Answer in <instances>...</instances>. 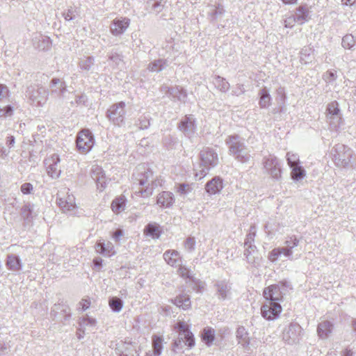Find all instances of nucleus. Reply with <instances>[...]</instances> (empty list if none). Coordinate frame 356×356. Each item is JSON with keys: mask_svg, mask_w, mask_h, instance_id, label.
Wrapping results in <instances>:
<instances>
[{"mask_svg": "<svg viewBox=\"0 0 356 356\" xmlns=\"http://www.w3.org/2000/svg\"><path fill=\"white\" fill-rule=\"evenodd\" d=\"M292 289L290 282L282 280L277 284H271L263 291L265 302L261 307L262 317L268 321H273L279 318L282 311L281 302L286 293Z\"/></svg>", "mask_w": 356, "mask_h": 356, "instance_id": "1", "label": "nucleus"}, {"mask_svg": "<svg viewBox=\"0 0 356 356\" xmlns=\"http://www.w3.org/2000/svg\"><path fill=\"white\" fill-rule=\"evenodd\" d=\"M153 177V172L146 163L138 165L132 175V180L134 185L143 186L136 191V193L140 194L143 197H147L152 195L153 191L156 184L150 179Z\"/></svg>", "mask_w": 356, "mask_h": 356, "instance_id": "2", "label": "nucleus"}, {"mask_svg": "<svg viewBox=\"0 0 356 356\" xmlns=\"http://www.w3.org/2000/svg\"><path fill=\"white\" fill-rule=\"evenodd\" d=\"M200 169L196 171L195 175L199 177V179L204 177L208 171L218 164V156L216 150L213 148L206 147L200 152Z\"/></svg>", "mask_w": 356, "mask_h": 356, "instance_id": "3", "label": "nucleus"}, {"mask_svg": "<svg viewBox=\"0 0 356 356\" xmlns=\"http://www.w3.org/2000/svg\"><path fill=\"white\" fill-rule=\"evenodd\" d=\"M175 330L178 332L177 339L175 340L172 345L175 348H181L182 343L189 348L195 345L194 334L190 330L189 326L184 321H178L174 326Z\"/></svg>", "mask_w": 356, "mask_h": 356, "instance_id": "4", "label": "nucleus"}, {"mask_svg": "<svg viewBox=\"0 0 356 356\" xmlns=\"http://www.w3.org/2000/svg\"><path fill=\"white\" fill-rule=\"evenodd\" d=\"M331 154L332 160L337 167L346 168L350 163L353 152L349 147L338 143L332 149Z\"/></svg>", "mask_w": 356, "mask_h": 356, "instance_id": "5", "label": "nucleus"}, {"mask_svg": "<svg viewBox=\"0 0 356 356\" xmlns=\"http://www.w3.org/2000/svg\"><path fill=\"white\" fill-rule=\"evenodd\" d=\"M125 106L126 104L122 101L113 104L107 110L106 113V118L114 125L122 127L124 124Z\"/></svg>", "mask_w": 356, "mask_h": 356, "instance_id": "6", "label": "nucleus"}, {"mask_svg": "<svg viewBox=\"0 0 356 356\" xmlns=\"http://www.w3.org/2000/svg\"><path fill=\"white\" fill-rule=\"evenodd\" d=\"M95 144V138L89 129L80 131L76 138V145L80 153L86 154L91 150Z\"/></svg>", "mask_w": 356, "mask_h": 356, "instance_id": "7", "label": "nucleus"}, {"mask_svg": "<svg viewBox=\"0 0 356 356\" xmlns=\"http://www.w3.org/2000/svg\"><path fill=\"white\" fill-rule=\"evenodd\" d=\"M49 95V90L42 86H30L26 91V96L38 106H42L46 103Z\"/></svg>", "mask_w": 356, "mask_h": 356, "instance_id": "8", "label": "nucleus"}, {"mask_svg": "<svg viewBox=\"0 0 356 356\" xmlns=\"http://www.w3.org/2000/svg\"><path fill=\"white\" fill-rule=\"evenodd\" d=\"M302 334L301 326L298 323L292 322L284 329L282 339L289 345L297 344L301 340Z\"/></svg>", "mask_w": 356, "mask_h": 356, "instance_id": "9", "label": "nucleus"}, {"mask_svg": "<svg viewBox=\"0 0 356 356\" xmlns=\"http://www.w3.org/2000/svg\"><path fill=\"white\" fill-rule=\"evenodd\" d=\"M177 128L185 136L189 138L193 137L197 130L196 120L194 115H186L180 120Z\"/></svg>", "mask_w": 356, "mask_h": 356, "instance_id": "10", "label": "nucleus"}, {"mask_svg": "<svg viewBox=\"0 0 356 356\" xmlns=\"http://www.w3.org/2000/svg\"><path fill=\"white\" fill-rule=\"evenodd\" d=\"M264 165L267 173L273 179L279 180L281 178V164L276 156L270 155L268 157L264 158Z\"/></svg>", "mask_w": 356, "mask_h": 356, "instance_id": "11", "label": "nucleus"}, {"mask_svg": "<svg viewBox=\"0 0 356 356\" xmlns=\"http://www.w3.org/2000/svg\"><path fill=\"white\" fill-rule=\"evenodd\" d=\"M44 163L49 176L52 178L59 177L61 170L59 166L60 157L58 154H52L50 157L46 159Z\"/></svg>", "mask_w": 356, "mask_h": 356, "instance_id": "12", "label": "nucleus"}, {"mask_svg": "<svg viewBox=\"0 0 356 356\" xmlns=\"http://www.w3.org/2000/svg\"><path fill=\"white\" fill-rule=\"evenodd\" d=\"M216 295L221 300L229 299L232 296V284L226 280H218L215 284Z\"/></svg>", "mask_w": 356, "mask_h": 356, "instance_id": "13", "label": "nucleus"}, {"mask_svg": "<svg viewBox=\"0 0 356 356\" xmlns=\"http://www.w3.org/2000/svg\"><path fill=\"white\" fill-rule=\"evenodd\" d=\"M129 24L130 19L129 18H116L112 21L110 25L111 33L115 36H119L125 32Z\"/></svg>", "mask_w": 356, "mask_h": 356, "instance_id": "14", "label": "nucleus"}, {"mask_svg": "<svg viewBox=\"0 0 356 356\" xmlns=\"http://www.w3.org/2000/svg\"><path fill=\"white\" fill-rule=\"evenodd\" d=\"M115 351L118 356H138L131 342L120 341L115 344Z\"/></svg>", "mask_w": 356, "mask_h": 356, "instance_id": "15", "label": "nucleus"}, {"mask_svg": "<svg viewBox=\"0 0 356 356\" xmlns=\"http://www.w3.org/2000/svg\"><path fill=\"white\" fill-rule=\"evenodd\" d=\"M50 95L61 99L67 91V86L65 81L58 78H53L49 83Z\"/></svg>", "mask_w": 356, "mask_h": 356, "instance_id": "16", "label": "nucleus"}, {"mask_svg": "<svg viewBox=\"0 0 356 356\" xmlns=\"http://www.w3.org/2000/svg\"><path fill=\"white\" fill-rule=\"evenodd\" d=\"M225 143L228 145L229 153L233 156L245 147L242 138L237 134L229 136L225 139Z\"/></svg>", "mask_w": 356, "mask_h": 356, "instance_id": "17", "label": "nucleus"}, {"mask_svg": "<svg viewBox=\"0 0 356 356\" xmlns=\"http://www.w3.org/2000/svg\"><path fill=\"white\" fill-rule=\"evenodd\" d=\"M56 202L60 209L66 213L72 215L74 213V210L76 207L74 202V197L73 195H67V197H57Z\"/></svg>", "mask_w": 356, "mask_h": 356, "instance_id": "18", "label": "nucleus"}, {"mask_svg": "<svg viewBox=\"0 0 356 356\" xmlns=\"http://www.w3.org/2000/svg\"><path fill=\"white\" fill-rule=\"evenodd\" d=\"M223 187V179L219 176H216L207 182L205 191L210 195H216L220 193Z\"/></svg>", "mask_w": 356, "mask_h": 356, "instance_id": "19", "label": "nucleus"}, {"mask_svg": "<svg viewBox=\"0 0 356 356\" xmlns=\"http://www.w3.org/2000/svg\"><path fill=\"white\" fill-rule=\"evenodd\" d=\"M95 248L97 252L104 257H110L115 254L114 245L110 241L106 242L103 239L98 240Z\"/></svg>", "mask_w": 356, "mask_h": 356, "instance_id": "20", "label": "nucleus"}, {"mask_svg": "<svg viewBox=\"0 0 356 356\" xmlns=\"http://www.w3.org/2000/svg\"><path fill=\"white\" fill-rule=\"evenodd\" d=\"M91 177L96 182L97 186L100 191L105 188L106 186V179L102 168L99 166L93 168L91 171Z\"/></svg>", "mask_w": 356, "mask_h": 356, "instance_id": "21", "label": "nucleus"}, {"mask_svg": "<svg viewBox=\"0 0 356 356\" xmlns=\"http://www.w3.org/2000/svg\"><path fill=\"white\" fill-rule=\"evenodd\" d=\"M163 259L172 266H180L181 265V258L179 252L175 250H168L163 253Z\"/></svg>", "mask_w": 356, "mask_h": 356, "instance_id": "22", "label": "nucleus"}, {"mask_svg": "<svg viewBox=\"0 0 356 356\" xmlns=\"http://www.w3.org/2000/svg\"><path fill=\"white\" fill-rule=\"evenodd\" d=\"M175 202L174 195L169 191H163L156 198V204L161 207H170Z\"/></svg>", "mask_w": 356, "mask_h": 356, "instance_id": "23", "label": "nucleus"}, {"mask_svg": "<svg viewBox=\"0 0 356 356\" xmlns=\"http://www.w3.org/2000/svg\"><path fill=\"white\" fill-rule=\"evenodd\" d=\"M225 13L224 6L221 4L211 5L208 13V16L211 22H217L220 20Z\"/></svg>", "mask_w": 356, "mask_h": 356, "instance_id": "24", "label": "nucleus"}, {"mask_svg": "<svg viewBox=\"0 0 356 356\" xmlns=\"http://www.w3.org/2000/svg\"><path fill=\"white\" fill-rule=\"evenodd\" d=\"M166 93L169 95L174 100L185 102L187 98L186 91L181 87L175 86L167 88Z\"/></svg>", "mask_w": 356, "mask_h": 356, "instance_id": "25", "label": "nucleus"}, {"mask_svg": "<svg viewBox=\"0 0 356 356\" xmlns=\"http://www.w3.org/2000/svg\"><path fill=\"white\" fill-rule=\"evenodd\" d=\"M169 65L167 59L158 58L151 61L147 67L148 71L151 72L159 73L165 70Z\"/></svg>", "mask_w": 356, "mask_h": 356, "instance_id": "26", "label": "nucleus"}, {"mask_svg": "<svg viewBox=\"0 0 356 356\" xmlns=\"http://www.w3.org/2000/svg\"><path fill=\"white\" fill-rule=\"evenodd\" d=\"M171 302L176 306L184 310H187L191 307V302L189 295L181 293L171 300Z\"/></svg>", "mask_w": 356, "mask_h": 356, "instance_id": "27", "label": "nucleus"}, {"mask_svg": "<svg viewBox=\"0 0 356 356\" xmlns=\"http://www.w3.org/2000/svg\"><path fill=\"white\" fill-rule=\"evenodd\" d=\"M161 227L156 222L148 223L144 229V234L152 238H159L162 234Z\"/></svg>", "mask_w": 356, "mask_h": 356, "instance_id": "28", "label": "nucleus"}, {"mask_svg": "<svg viewBox=\"0 0 356 356\" xmlns=\"http://www.w3.org/2000/svg\"><path fill=\"white\" fill-rule=\"evenodd\" d=\"M201 339L207 346H211L216 340L215 330L211 327H204L201 332Z\"/></svg>", "mask_w": 356, "mask_h": 356, "instance_id": "29", "label": "nucleus"}, {"mask_svg": "<svg viewBox=\"0 0 356 356\" xmlns=\"http://www.w3.org/2000/svg\"><path fill=\"white\" fill-rule=\"evenodd\" d=\"M299 243V239L295 236L290 237L289 240H286L284 243L286 246L282 248L284 249V256L288 257L290 260H292L293 249L298 246Z\"/></svg>", "mask_w": 356, "mask_h": 356, "instance_id": "30", "label": "nucleus"}, {"mask_svg": "<svg viewBox=\"0 0 356 356\" xmlns=\"http://www.w3.org/2000/svg\"><path fill=\"white\" fill-rule=\"evenodd\" d=\"M6 266L12 271H19L22 269V264L19 257L16 254H8L6 259Z\"/></svg>", "mask_w": 356, "mask_h": 356, "instance_id": "31", "label": "nucleus"}, {"mask_svg": "<svg viewBox=\"0 0 356 356\" xmlns=\"http://www.w3.org/2000/svg\"><path fill=\"white\" fill-rule=\"evenodd\" d=\"M238 343L243 348H247L250 345L249 333L243 326H239L236 332Z\"/></svg>", "mask_w": 356, "mask_h": 356, "instance_id": "32", "label": "nucleus"}, {"mask_svg": "<svg viewBox=\"0 0 356 356\" xmlns=\"http://www.w3.org/2000/svg\"><path fill=\"white\" fill-rule=\"evenodd\" d=\"M333 325L328 321H324L320 323L317 327V332L318 336L322 338H327L332 332Z\"/></svg>", "mask_w": 356, "mask_h": 356, "instance_id": "33", "label": "nucleus"}, {"mask_svg": "<svg viewBox=\"0 0 356 356\" xmlns=\"http://www.w3.org/2000/svg\"><path fill=\"white\" fill-rule=\"evenodd\" d=\"M309 10L307 5L300 6L296 8L295 16L296 20L300 24H303L309 19Z\"/></svg>", "mask_w": 356, "mask_h": 356, "instance_id": "34", "label": "nucleus"}, {"mask_svg": "<svg viewBox=\"0 0 356 356\" xmlns=\"http://www.w3.org/2000/svg\"><path fill=\"white\" fill-rule=\"evenodd\" d=\"M259 104L260 108H267L270 105L271 97L266 88H264L259 90Z\"/></svg>", "mask_w": 356, "mask_h": 356, "instance_id": "35", "label": "nucleus"}, {"mask_svg": "<svg viewBox=\"0 0 356 356\" xmlns=\"http://www.w3.org/2000/svg\"><path fill=\"white\" fill-rule=\"evenodd\" d=\"M290 168L291 179L295 181H298L306 176V171L300 164L292 165Z\"/></svg>", "mask_w": 356, "mask_h": 356, "instance_id": "36", "label": "nucleus"}, {"mask_svg": "<svg viewBox=\"0 0 356 356\" xmlns=\"http://www.w3.org/2000/svg\"><path fill=\"white\" fill-rule=\"evenodd\" d=\"M314 50L309 47H304L300 52V62L305 65L311 63L313 60Z\"/></svg>", "mask_w": 356, "mask_h": 356, "instance_id": "37", "label": "nucleus"}, {"mask_svg": "<svg viewBox=\"0 0 356 356\" xmlns=\"http://www.w3.org/2000/svg\"><path fill=\"white\" fill-rule=\"evenodd\" d=\"M215 87L222 92H226L229 89V83L219 75H215L213 79Z\"/></svg>", "mask_w": 356, "mask_h": 356, "instance_id": "38", "label": "nucleus"}, {"mask_svg": "<svg viewBox=\"0 0 356 356\" xmlns=\"http://www.w3.org/2000/svg\"><path fill=\"white\" fill-rule=\"evenodd\" d=\"M56 310H60L61 312L63 313L65 315L64 319L65 321H67L71 317V312L70 309L69 307L63 303V302H58L57 304H55L54 306V309L51 310V315H54V316H56Z\"/></svg>", "mask_w": 356, "mask_h": 356, "instance_id": "39", "label": "nucleus"}, {"mask_svg": "<svg viewBox=\"0 0 356 356\" xmlns=\"http://www.w3.org/2000/svg\"><path fill=\"white\" fill-rule=\"evenodd\" d=\"M95 65V58L93 56H87L80 59L78 63L79 67L83 71L89 72L92 70Z\"/></svg>", "mask_w": 356, "mask_h": 356, "instance_id": "40", "label": "nucleus"}, {"mask_svg": "<svg viewBox=\"0 0 356 356\" xmlns=\"http://www.w3.org/2000/svg\"><path fill=\"white\" fill-rule=\"evenodd\" d=\"M126 205V198L120 196L115 198L111 203V209L114 213H118L124 210Z\"/></svg>", "mask_w": 356, "mask_h": 356, "instance_id": "41", "label": "nucleus"}, {"mask_svg": "<svg viewBox=\"0 0 356 356\" xmlns=\"http://www.w3.org/2000/svg\"><path fill=\"white\" fill-rule=\"evenodd\" d=\"M108 305L113 312L118 313L123 308L124 302L121 298L113 296L109 298Z\"/></svg>", "mask_w": 356, "mask_h": 356, "instance_id": "42", "label": "nucleus"}, {"mask_svg": "<svg viewBox=\"0 0 356 356\" xmlns=\"http://www.w3.org/2000/svg\"><path fill=\"white\" fill-rule=\"evenodd\" d=\"M35 40H37L36 48L39 50H48L51 46V40L49 37L40 35Z\"/></svg>", "mask_w": 356, "mask_h": 356, "instance_id": "43", "label": "nucleus"}, {"mask_svg": "<svg viewBox=\"0 0 356 356\" xmlns=\"http://www.w3.org/2000/svg\"><path fill=\"white\" fill-rule=\"evenodd\" d=\"M234 156L236 160H237L238 162H241V163H248L251 157L250 152L248 151L246 146L236 153Z\"/></svg>", "mask_w": 356, "mask_h": 356, "instance_id": "44", "label": "nucleus"}, {"mask_svg": "<svg viewBox=\"0 0 356 356\" xmlns=\"http://www.w3.org/2000/svg\"><path fill=\"white\" fill-rule=\"evenodd\" d=\"M327 115L330 118L339 117L340 115V109L339 108V104L337 101H333L327 104L326 109Z\"/></svg>", "mask_w": 356, "mask_h": 356, "instance_id": "45", "label": "nucleus"}, {"mask_svg": "<svg viewBox=\"0 0 356 356\" xmlns=\"http://www.w3.org/2000/svg\"><path fill=\"white\" fill-rule=\"evenodd\" d=\"M33 204L28 202L21 209V216L24 220L29 221L32 218Z\"/></svg>", "mask_w": 356, "mask_h": 356, "instance_id": "46", "label": "nucleus"}, {"mask_svg": "<svg viewBox=\"0 0 356 356\" xmlns=\"http://www.w3.org/2000/svg\"><path fill=\"white\" fill-rule=\"evenodd\" d=\"M162 337L154 335L152 337V346L155 356H159L162 352Z\"/></svg>", "mask_w": 356, "mask_h": 356, "instance_id": "47", "label": "nucleus"}, {"mask_svg": "<svg viewBox=\"0 0 356 356\" xmlns=\"http://www.w3.org/2000/svg\"><path fill=\"white\" fill-rule=\"evenodd\" d=\"M151 117L149 115H141L136 122V125L140 129H147L150 126Z\"/></svg>", "mask_w": 356, "mask_h": 356, "instance_id": "48", "label": "nucleus"}, {"mask_svg": "<svg viewBox=\"0 0 356 356\" xmlns=\"http://www.w3.org/2000/svg\"><path fill=\"white\" fill-rule=\"evenodd\" d=\"M277 97L276 100L278 104H280V112H283L284 111V104H285V99H286V94H285V90L282 87H280L277 89Z\"/></svg>", "mask_w": 356, "mask_h": 356, "instance_id": "49", "label": "nucleus"}, {"mask_svg": "<svg viewBox=\"0 0 356 356\" xmlns=\"http://www.w3.org/2000/svg\"><path fill=\"white\" fill-rule=\"evenodd\" d=\"M355 44L356 41L351 34H346L342 38L341 45L345 49H352Z\"/></svg>", "mask_w": 356, "mask_h": 356, "instance_id": "50", "label": "nucleus"}, {"mask_svg": "<svg viewBox=\"0 0 356 356\" xmlns=\"http://www.w3.org/2000/svg\"><path fill=\"white\" fill-rule=\"evenodd\" d=\"M147 6L152 12L158 14L161 13L164 7L163 3L161 1L150 0L147 1Z\"/></svg>", "mask_w": 356, "mask_h": 356, "instance_id": "51", "label": "nucleus"}, {"mask_svg": "<svg viewBox=\"0 0 356 356\" xmlns=\"http://www.w3.org/2000/svg\"><path fill=\"white\" fill-rule=\"evenodd\" d=\"M257 228L256 225H251L250 227L249 232L246 235V238L245 239L244 245H254V238L256 236Z\"/></svg>", "mask_w": 356, "mask_h": 356, "instance_id": "52", "label": "nucleus"}, {"mask_svg": "<svg viewBox=\"0 0 356 356\" xmlns=\"http://www.w3.org/2000/svg\"><path fill=\"white\" fill-rule=\"evenodd\" d=\"M245 258L248 263L252 266L257 268L260 266L261 258L258 256V252L248 254Z\"/></svg>", "mask_w": 356, "mask_h": 356, "instance_id": "53", "label": "nucleus"}, {"mask_svg": "<svg viewBox=\"0 0 356 356\" xmlns=\"http://www.w3.org/2000/svg\"><path fill=\"white\" fill-rule=\"evenodd\" d=\"M282 254L284 255V249L282 248H275L268 253V258L270 261L275 262Z\"/></svg>", "mask_w": 356, "mask_h": 356, "instance_id": "54", "label": "nucleus"}, {"mask_svg": "<svg viewBox=\"0 0 356 356\" xmlns=\"http://www.w3.org/2000/svg\"><path fill=\"white\" fill-rule=\"evenodd\" d=\"M78 15V12L76 8L70 7L66 11L63 13V16L67 21L75 19Z\"/></svg>", "mask_w": 356, "mask_h": 356, "instance_id": "55", "label": "nucleus"}, {"mask_svg": "<svg viewBox=\"0 0 356 356\" xmlns=\"http://www.w3.org/2000/svg\"><path fill=\"white\" fill-rule=\"evenodd\" d=\"M286 161L289 167L300 164L299 155L291 152L286 154Z\"/></svg>", "mask_w": 356, "mask_h": 356, "instance_id": "56", "label": "nucleus"}, {"mask_svg": "<svg viewBox=\"0 0 356 356\" xmlns=\"http://www.w3.org/2000/svg\"><path fill=\"white\" fill-rule=\"evenodd\" d=\"M195 238L189 236L184 241V247L188 252H193L195 248Z\"/></svg>", "mask_w": 356, "mask_h": 356, "instance_id": "57", "label": "nucleus"}, {"mask_svg": "<svg viewBox=\"0 0 356 356\" xmlns=\"http://www.w3.org/2000/svg\"><path fill=\"white\" fill-rule=\"evenodd\" d=\"M337 73L334 70H328L323 74V79L327 83H332L337 79Z\"/></svg>", "mask_w": 356, "mask_h": 356, "instance_id": "58", "label": "nucleus"}, {"mask_svg": "<svg viewBox=\"0 0 356 356\" xmlns=\"http://www.w3.org/2000/svg\"><path fill=\"white\" fill-rule=\"evenodd\" d=\"M108 60L113 61L116 65L122 62V56L117 52L111 51L108 55Z\"/></svg>", "mask_w": 356, "mask_h": 356, "instance_id": "59", "label": "nucleus"}, {"mask_svg": "<svg viewBox=\"0 0 356 356\" xmlns=\"http://www.w3.org/2000/svg\"><path fill=\"white\" fill-rule=\"evenodd\" d=\"M20 191L24 195H29L33 193V186L29 182H26L22 184Z\"/></svg>", "mask_w": 356, "mask_h": 356, "instance_id": "60", "label": "nucleus"}, {"mask_svg": "<svg viewBox=\"0 0 356 356\" xmlns=\"http://www.w3.org/2000/svg\"><path fill=\"white\" fill-rule=\"evenodd\" d=\"M13 113V108L10 105H8L4 108H0V117H8L11 116Z\"/></svg>", "mask_w": 356, "mask_h": 356, "instance_id": "61", "label": "nucleus"}, {"mask_svg": "<svg viewBox=\"0 0 356 356\" xmlns=\"http://www.w3.org/2000/svg\"><path fill=\"white\" fill-rule=\"evenodd\" d=\"M8 88L6 85L0 83V101L6 98L8 96Z\"/></svg>", "mask_w": 356, "mask_h": 356, "instance_id": "62", "label": "nucleus"}, {"mask_svg": "<svg viewBox=\"0 0 356 356\" xmlns=\"http://www.w3.org/2000/svg\"><path fill=\"white\" fill-rule=\"evenodd\" d=\"M296 22H298V20H296L295 15H292L284 20V26L286 28H291L294 26Z\"/></svg>", "mask_w": 356, "mask_h": 356, "instance_id": "63", "label": "nucleus"}, {"mask_svg": "<svg viewBox=\"0 0 356 356\" xmlns=\"http://www.w3.org/2000/svg\"><path fill=\"white\" fill-rule=\"evenodd\" d=\"M124 235V231L122 229H118L112 233V238L115 242H119L121 237Z\"/></svg>", "mask_w": 356, "mask_h": 356, "instance_id": "64", "label": "nucleus"}]
</instances>
